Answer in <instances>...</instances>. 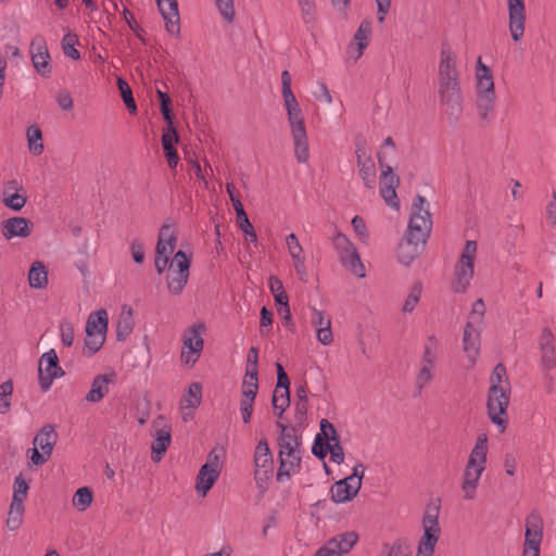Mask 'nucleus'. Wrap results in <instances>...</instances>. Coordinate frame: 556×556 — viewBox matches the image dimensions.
<instances>
[{
	"label": "nucleus",
	"instance_id": "1",
	"mask_svg": "<svg viewBox=\"0 0 556 556\" xmlns=\"http://www.w3.org/2000/svg\"><path fill=\"white\" fill-rule=\"evenodd\" d=\"M438 96L444 105L448 123L455 125L463 112V93L457 56L448 43H443L438 70Z\"/></svg>",
	"mask_w": 556,
	"mask_h": 556
},
{
	"label": "nucleus",
	"instance_id": "2",
	"mask_svg": "<svg viewBox=\"0 0 556 556\" xmlns=\"http://www.w3.org/2000/svg\"><path fill=\"white\" fill-rule=\"evenodd\" d=\"M426 202V198L420 194L414 198L407 231L397 247V258L405 266L421 254L431 233V214L425 207Z\"/></svg>",
	"mask_w": 556,
	"mask_h": 556
},
{
	"label": "nucleus",
	"instance_id": "3",
	"mask_svg": "<svg viewBox=\"0 0 556 556\" xmlns=\"http://www.w3.org/2000/svg\"><path fill=\"white\" fill-rule=\"evenodd\" d=\"M488 454V435L481 433L478 435L476 444L470 452L469 459L466 464L462 490L465 500H473L479 484L480 477L485 469Z\"/></svg>",
	"mask_w": 556,
	"mask_h": 556
},
{
	"label": "nucleus",
	"instance_id": "4",
	"mask_svg": "<svg viewBox=\"0 0 556 556\" xmlns=\"http://www.w3.org/2000/svg\"><path fill=\"white\" fill-rule=\"evenodd\" d=\"M505 382L506 387L504 388L490 386L486 400L488 415L491 421L501 428V432L506 430L508 424L506 412L510 397V383L509 381Z\"/></svg>",
	"mask_w": 556,
	"mask_h": 556
},
{
	"label": "nucleus",
	"instance_id": "5",
	"mask_svg": "<svg viewBox=\"0 0 556 556\" xmlns=\"http://www.w3.org/2000/svg\"><path fill=\"white\" fill-rule=\"evenodd\" d=\"M440 506L428 504L422 518L424 534L418 543V556H433L434 547L440 536L439 526Z\"/></svg>",
	"mask_w": 556,
	"mask_h": 556
},
{
	"label": "nucleus",
	"instance_id": "6",
	"mask_svg": "<svg viewBox=\"0 0 556 556\" xmlns=\"http://www.w3.org/2000/svg\"><path fill=\"white\" fill-rule=\"evenodd\" d=\"M477 253V242L466 241L460 257L455 266V280L453 290L456 293H464L473 277L475 258Z\"/></svg>",
	"mask_w": 556,
	"mask_h": 556
},
{
	"label": "nucleus",
	"instance_id": "7",
	"mask_svg": "<svg viewBox=\"0 0 556 556\" xmlns=\"http://www.w3.org/2000/svg\"><path fill=\"white\" fill-rule=\"evenodd\" d=\"M287 118L294 143V155L299 163H306L309 156L308 138L301 109L288 111Z\"/></svg>",
	"mask_w": 556,
	"mask_h": 556
},
{
	"label": "nucleus",
	"instance_id": "8",
	"mask_svg": "<svg viewBox=\"0 0 556 556\" xmlns=\"http://www.w3.org/2000/svg\"><path fill=\"white\" fill-rule=\"evenodd\" d=\"M190 265L191 257L184 251L179 250L175 253L169 264V270L173 271V275H178V278H170L167 281V288L172 294L179 295L184 291L190 275Z\"/></svg>",
	"mask_w": 556,
	"mask_h": 556
},
{
	"label": "nucleus",
	"instance_id": "9",
	"mask_svg": "<svg viewBox=\"0 0 556 556\" xmlns=\"http://www.w3.org/2000/svg\"><path fill=\"white\" fill-rule=\"evenodd\" d=\"M190 265L191 257L184 251L179 250L175 253L169 264V270L173 271V275H178V278H170L167 281V288L172 294L179 295L184 291L190 275Z\"/></svg>",
	"mask_w": 556,
	"mask_h": 556
},
{
	"label": "nucleus",
	"instance_id": "10",
	"mask_svg": "<svg viewBox=\"0 0 556 556\" xmlns=\"http://www.w3.org/2000/svg\"><path fill=\"white\" fill-rule=\"evenodd\" d=\"M64 375L65 371L60 366L55 350L51 349L41 355L38 366V380L43 392L51 388L55 378H61Z\"/></svg>",
	"mask_w": 556,
	"mask_h": 556
},
{
	"label": "nucleus",
	"instance_id": "11",
	"mask_svg": "<svg viewBox=\"0 0 556 556\" xmlns=\"http://www.w3.org/2000/svg\"><path fill=\"white\" fill-rule=\"evenodd\" d=\"M276 426L279 429L277 437L278 460L280 463V470H282L286 467V463H283V456L287 453L301 450L302 437L301 434H298L296 428L294 426H289L281 421H277Z\"/></svg>",
	"mask_w": 556,
	"mask_h": 556
},
{
	"label": "nucleus",
	"instance_id": "12",
	"mask_svg": "<svg viewBox=\"0 0 556 556\" xmlns=\"http://www.w3.org/2000/svg\"><path fill=\"white\" fill-rule=\"evenodd\" d=\"M205 331V325L203 323L192 325L187 328L184 332V348L188 349V355L184 352L181 353V359L185 364H194L200 356L204 341L202 338V333Z\"/></svg>",
	"mask_w": 556,
	"mask_h": 556
},
{
	"label": "nucleus",
	"instance_id": "13",
	"mask_svg": "<svg viewBox=\"0 0 556 556\" xmlns=\"http://www.w3.org/2000/svg\"><path fill=\"white\" fill-rule=\"evenodd\" d=\"M31 63L41 77H49L52 71L46 39L41 35L33 38L29 46Z\"/></svg>",
	"mask_w": 556,
	"mask_h": 556
},
{
	"label": "nucleus",
	"instance_id": "14",
	"mask_svg": "<svg viewBox=\"0 0 556 556\" xmlns=\"http://www.w3.org/2000/svg\"><path fill=\"white\" fill-rule=\"evenodd\" d=\"M277 384L274 390L271 404L275 409H279L278 418H281L285 410L290 405V380L280 363H276Z\"/></svg>",
	"mask_w": 556,
	"mask_h": 556
},
{
	"label": "nucleus",
	"instance_id": "15",
	"mask_svg": "<svg viewBox=\"0 0 556 556\" xmlns=\"http://www.w3.org/2000/svg\"><path fill=\"white\" fill-rule=\"evenodd\" d=\"M508 28L515 42H519L525 34L526 4L525 0H507Z\"/></svg>",
	"mask_w": 556,
	"mask_h": 556
},
{
	"label": "nucleus",
	"instance_id": "16",
	"mask_svg": "<svg viewBox=\"0 0 556 556\" xmlns=\"http://www.w3.org/2000/svg\"><path fill=\"white\" fill-rule=\"evenodd\" d=\"M157 9L165 22V28L170 36L180 35V16L177 0H155Z\"/></svg>",
	"mask_w": 556,
	"mask_h": 556
},
{
	"label": "nucleus",
	"instance_id": "17",
	"mask_svg": "<svg viewBox=\"0 0 556 556\" xmlns=\"http://www.w3.org/2000/svg\"><path fill=\"white\" fill-rule=\"evenodd\" d=\"M0 227L2 236L11 240L16 237L27 238L31 233L34 223L26 217L14 216L2 220Z\"/></svg>",
	"mask_w": 556,
	"mask_h": 556
},
{
	"label": "nucleus",
	"instance_id": "18",
	"mask_svg": "<svg viewBox=\"0 0 556 556\" xmlns=\"http://www.w3.org/2000/svg\"><path fill=\"white\" fill-rule=\"evenodd\" d=\"M539 345L541 350V365L545 371H549L556 366V352L554 336L548 328L543 329Z\"/></svg>",
	"mask_w": 556,
	"mask_h": 556
},
{
	"label": "nucleus",
	"instance_id": "19",
	"mask_svg": "<svg viewBox=\"0 0 556 556\" xmlns=\"http://www.w3.org/2000/svg\"><path fill=\"white\" fill-rule=\"evenodd\" d=\"M463 348L470 363L473 364L480 350V332L471 320L467 321L464 329Z\"/></svg>",
	"mask_w": 556,
	"mask_h": 556
},
{
	"label": "nucleus",
	"instance_id": "20",
	"mask_svg": "<svg viewBox=\"0 0 556 556\" xmlns=\"http://www.w3.org/2000/svg\"><path fill=\"white\" fill-rule=\"evenodd\" d=\"M359 490V484H354L346 478H343L334 482L331 486V500L337 504L351 502L357 495Z\"/></svg>",
	"mask_w": 556,
	"mask_h": 556
},
{
	"label": "nucleus",
	"instance_id": "21",
	"mask_svg": "<svg viewBox=\"0 0 556 556\" xmlns=\"http://www.w3.org/2000/svg\"><path fill=\"white\" fill-rule=\"evenodd\" d=\"M115 374L112 375H97L91 383L89 392L86 394L85 400L90 403L100 402L109 393V384L113 382Z\"/></svg>",
	"mask_w": 556,
	"mask_h": 556
},
{
	"label": "nucleus",
	"instance_id": "22",
	"mask_svg": "<svg viewBox=\"0 0 556 556\" xmlns=\"http://www.w3.org/2000/svg\"><path fill=\"white\" fill-rule=\"evenodd\" d=\"M220 475V469L211 468V465H202L197 476L195 489L199 494L205 496L213 488Z\"/></svg>",
	"mask_w": 556,
	"mask_h": 556
},
{
	"label": "nucleus",
	"instance_id": "23",
	"mask_svg": "<svg viewBox=\"0 0 556 556\" xmlns=\"http://www.w3.org/2000/svg\"><path fill=\"white\" fill-rule=\"evenodd\" d=\"M179 141V135L176 127L167 128V131L162 135V146L168 166L175 168L178 164L179 156L174 144Z\"/></svg>",
	"mask_w": 556,
	"mask_h": 556
},
{
	"label": "nucleus",
	"instance_id": "24",
	"mask_svg": "<svg viewBox=\"0 0 556 556\" xmlns=\"http://www.w3.org/2000/svg\"><path fill=\"white\" fill-rule=\"evenodd\" d=\"M58 440V433L55 428L51 424L45 425L39 432L36 434L33 444L35 446H39L41 451L47 454V456H51L53 447Z\"/></svg>",
	"mask_w": 556,
	"mask_h": 556
},
{
	"label": "nucleus",
	"instance_id": "25",
	"mask_svg": "<svg viewBox=\"0 0 556 556\" xmlns=\"http://www.w3.org/2000/svg\"><path fill=\"white\" fill-rule=\"evenodd\" d=\"M170 427H163L159 430H156L154 441L152 442L151 450V458L153 462L157 463L162 459L163 455L166 453L170 441H172V434H170Z\"/></svg>",
	"mask_w": 556,
	"mask_h": 556
},
{
	"label": "nucleus",
	"instance_id": "26",
	"mask_svg": "<svg viewBox=\"0 0 556 556\" xmlns=\"http://www.w3.org/2000/svg\"><path fill=\"white\" fill-rule=\"evenodd\" d=\"M135 327L134 309L124 305L116 325V339L124 342L132 332Z\"/></svg>",
	"mask_w": 556,
	"mask_h": 556
},
{
	"label": "nucleus",
	"instance_id": "27",
	"mask_svg": "<svg viewBox=\"0 0 556 556\" xmlns=\"http://www.w3.org/2000/svg\"><path fill=\"white\" fill-rule=\"evenodd\" d=\"M283 463H286V467L280 470V466L277 470L276 479L278 482H283L285 480H289L292 473H295L301 468L302 464V453L300 451H294L287 453L283 456Z\"/></svg>",
	"mask_w": 556,
	"mask_h": 556
},
{
	"label": "nucleus",
	"instance_id": "28",
	"mask_svg": "<svg viewBox=\"0 0 556 556\" xmlns=\"http://www.w3.org/2000/svg\"><path fill=\"white\" fill-rule=\"evenodd\" d=\"M477 93L495 94L492 71L482 63L481 58L477 62Z\"/></svg>",
	"mask_w": 556,
	"mask_h": 556
},
{
	"label": "nucleus",
	"instance_id": "29",
	"mask_svg": "<svg viewBox=\"0 0 556 556\" xmlns=\"http://www.w3.org/2000/svg\"><path fill=\"white\" fill-rule=\"evenodd\" d=\"M338 556L348 554L358 541V534L354 531L340 533L328 540Z\"/></svg>",
	"mask_w": 556,
	"mask_h": 556
},
{
	"label": "nucleus",
	"instance_id": "30",
	"mask_svg": "<svg viewBox=\"0 0 556 556\" xmlns=\"http://www.w3.org/2000/svg\"><path fill=\"white\" fill-rule=\"evenodd\" d=\"M273 454L270 452L267 439L258 441L254 453V465L257 468L266 469V472H273Z\"/></svg>",
	"mask_w": 556,
	"mask_h": 556
},
{
	"label": "nucleus",
	"instance_id": "31",
	"mask_svg": "<svg viewBox=\"0 0 556 556\" xmlns=\"http://www.w3.org/2000/svg\"><path fill=\"white\" fill-rule=\"evenodd\" d=\"M106 330H108V313H106V311L101 308L97 312L91 313L86 323V334H88V337H90L91 333L105 334Z\"/></svg>",
	"mask_w": 556,
	"mask_h": 556
},
{
	"label": "nucleus",
	"instance_id": "32",
	"mask_svg": "<svg viewBox=\"0 0 556 556\" xmlns=\"http://www.w3.org/2000/svg\"><path fill=\"white\" fill-rule=\"evenodd\" d=\"M28 282L34 289H43L48 285V273L41 262L37 261L31 264L28 273Z\"/></svg>",
	"mask_w": 556,
	"mask_h": 556
},
{
	"label": "nucleus",
	"instance_id": "33",
	"mask_svg": "<svg viewBox=\"0 0 556 556\" xmlns=\"http://www.w3.org/2000/svg\"><path fill=\"white\" fill-rule=\"evenodd\" d=\"M495 94L477 93L476 105L478 114L484 124L490 122V115L494 110Z\"/></svg>",
	"mask_w": 556,
	"mask_h": 556
},
{
	"label": "nucleus",
	"instance_id": "34",
	"mask_svg": "<svg viewBox=\"0 0 556 556\" xmlns=\"http://www.w3.org/2000/svg\"><path fill=\"white\" fill-rule=\"evenodd\" d=\"M281 84H282V98L286 111H295L301 109L299 102L292 92L291 89V75L288 71H283L281 73Z\"/></svg>",
	"mask_w": 556,
	"mask_h": 556
},
{
	"label": "nucleus",
	"instance_id": "35",
	"mask_svg": "<svg viewBox=\"0 0 556 556\" xmlns=\"http://www.w3.org/2000/svg\"><path fill=\"white\" fill-rule=\"evenodd\" d=\"M301 10L303 23L312 29L317 22V8L315 0H296Z\"/></svg>",
	"mask_w": 556,
	"mask_h": 556
},
{
	"label": "nucleus",
	"instance_id": "36",
	"mask_svg": "<svg viewBox=\"0 0 556 556\" xmlns=\"http://www.w3.org/2000/svg\"><path fill=\"white\" fill-rule=\"evenodd\" d=\"M378 164L381 169V185L397 188L400 186V177L393 173V168L386 163V157L382 152L377 154Z\"/></svg>",
	"mask_w": 556,
	"mask_h": 556
},
{
	"label": "nucleus",
	"instance_id": "37",
	"mask_svg": "<svg viewBox=\"0 0 556 556\" xmlns=\"http://www.w3.org/2000/svg\"><path fill=\"white\" fill-rule=\"evenodd\" d=\"M343 266L349 268L352 274L359 278H364L366 276L365 274V267L361 261L359 254L356 250H352L350 253H348L345 256H342L340 260Z\"/></svg>",
	"mask_w": 556,
	"mask_h": 556
},
{
	"label": "nucleus",
	"instance_id": "38",
	"mask_svg": "<svg viewBox=\"0 0 556 556\" xmlns=\"http://www.w3.org/2000/svg\"><path fill=\"white\" fill-rule=\"evenodd\" d=\"M525 538L542 539L543 538V520L539 513L532 511L526 520Z\"/></svg>",
	"mask_w": 556,
	"mask_h": 556
},
{
	"label": "nucleus",
	"instance_id": "39",
	"mask_svg": "<svg viewBox=\"0 0 556 556\" xmlns=\"http://www.w3.org/2000/svg\"><path fill=\"white\" fill-rule=\"evenodd\" d=\"M156 96L160 100V111L162 113L163 119L165 121L167 128H173L174 126V113L172 111V99L169 94L162 89H156Z\"/></svg>",
	"mask_w": 556,
	"mask_h": 556
},
{
	"label": "nucleus",
	"instance_id": "40",
	"mask_svg": "<svg viewBox=\"0 0 556 556\" xmlns=\"http://www.w3.org/2000/svg\"><path fill=\"white\" fill-rule=\"evenodd\" d=\"M359 176L368 189H374L376 185V166L372 160H364V163L357 164Z\"/></svg>",
	"mask_w": 556,
	"mask_h": 556
},
{
	"label": "nucleus",
	"instance_id": "41",
	"mask_svg": "<svg viewBox=\"0 0 556 556\" xmlns=\"http://www.w3.org/2000/svg\"><path fill=\"white\" fill-rule=\"evenodd\" d=\"M29 151L35 155L43 152L42 132L38 126L31 125L26 131Z\"/></svg>",
	"mask_w": 556,
	"mask_h": 556
},
{
	"label": "nucleus",
	"instance_id": "42",
	"mask_svg": "<svg viewBox=\"0 0 556 556\" xmlns=\"http://www.w3.org/2000/svg\"><path fill=\"white\" fill-rule=\"evenodd\" d=\"M371 34V22L365 20L361 23L358 29L354 35V40L357 42V56L359 58L365 48L368 46V37Z\"/></svg>",
	"mask_w": 556,
	"mask_h": 556
},
{
	"label": "nucleus",
	"instance_id": "43",
	"mask_svg": "<svg viewBox=\"0 0 556 556\" xmlns=\"http://www.w3.org/2000/svg\"><path fill=\"white\" fill-rule=\"evenodd\" d=\"M258 372H252L249 370H245L243 383H242V397L244 399H253L255 400V396L257 394L258 390Z\"/></svg>",
	"mask_w": 556,
	"mask_h": 556
},
{
	"label": "nucleus",
	"instance_id": "44",
	"mask_svg": "<svg viewBox=\"0 0 556 556\" xmlns=\"http://www.w3.org/2000/svg\"><path fill=\"white\" fill-rule=\"evenodd\" d=\"M117 87H118L121 97H122L127 110L131 114H136L137 113V104H136L131 88L128 85V83L125 79H123L122 77H118L117 78Z\"/></svg>",
	"mask_w": 556,
	"mask_h": 556
},
{
	"label": "nucleus",
	"instance_id": "45",
	"mask_svg": "<svg viewBox=\"0 0 556 556\" xmlns=\"http://www.w3.org/2000/svg\"><path fill=\"white\" fill-rule=\"evenodd\" d=\"M24 504L11 503L7 519V527L10 531L17 530L23 522Z\"/></svg>",
	"mask_w": 556,
	"mask_h": 556
},
{
	"label": "nucleus",
	"instance_id": "46",
	"mask_svg": "<svg viewBox=\"0 0 556 556\" xmlns=\"http://www.w3.org/2000/svg\"><path fill=\"white\" fill-rule=\"evenodd\" d=\"M2 203L14 212H20L27 203L26 191L14 192L7 195H2Z\"/></svg>",
	"mask_w": 556,
	"mask_h": 556
},
{
	"label": "nucleus",
	"instance_id": "47",
	"mask_svg": "<svg viewBox=\"0 0 556 556\" xmlns=\"http://www.w3.org/2000/svg\"><path fill=\"white\" fill-rule=\"evenodd\" d=\"M78 43V37L76 34L67 33L62 39L63 53L72 60H79L81 58L80 52L75 48Z\"/></svg>",
	"mask_w": 556,
	"mask_h": 556
},
{
	"label": "nucleus",
	"instance_id": "48",
	"mask_svg": "<svg viewBox=\"0 0 556 556\" xmlns=\"http://www.w3.org/2000/svg\"><path fill=\"white\" fill-rule=\"evenodd\" d=\"M92 503V491L88 486L79 488L73 496V505L80 511L86 510Z\"/></svg>",
	"mask_w": 556,
	"mask_h": 556
},
{
	"label": "nucleus",
	"instance_id": "49",
	"mask_svg": "<svg viewBox=\"0 0 556 556\" xmlns=\"http://www.w3.org/2000/svg\"><path fill=\"white\" fill-rule=\"evenodd\" d=\"M28 489V483L22 475L17 476L13 484V497L11 503L23 504L27 496Z\"/></svg>",
	"mask_w": 556,
	"mask_h": 556
},
{
	"label": "nucleus",
	"instance_id": "50",
	"mask_svg": "<svg viewBox=\"0 0 556 556\" xmlns=\"http://www.w3.org/2000/svg\"><path fill=\"white\" fill-rule=\"evenodd\" d=\"M421 291H422L421 282L420 281L415 282L408 296L406 298V300L402 306L403 313H412L414 311L417 303L419 302Z\"/></svg>",
	"mask_w": 556,
	"mask_h": 556
},
{
	"label": "nucleus",
	"instance_id": "51",
	"mask_svg": "<svg viewBox=\"0 0 556 556\" xmlns=\"http://www.w3.org/2000/svg\"><path fill=\"white\" fill-rule=\"evenodd\" d=\"M333 245L338 251L340 260L342 256H345L348 253L355 249L354 244L348 239V237L341 232H338L333 237Z\"/></svg>",
	"mask_w": 556,
	"mask_h": 556
},
{
	"label": "nucleus",
	"instance_id": "52",
	"mask_svg": "<svg viewBox=\"0 0 556 556\" xmlns=\"http://www.w3.org/2000/svg\"><path fill=\"white\" fill-rule=\"evenodd\" d=\"M202 399V386L199 382H192L186 396L187 407L195 408L200 405Z\"/></svg>",
	"mask_w": 556,
	"mask_h": 556
},
{
	"label": "nucleus",
	"instance_id": "53",
	"mask_svg": "<svg viewBox=\"0 0 556 556\" xmlns=\"http://www.w3.org/2000/svg\"><path fill=\"white\" fill-rule=\"evenodd\" d=\"M329 451H331L330 440H325L321 434H317L312 446V453L323 460Z\"/></svg>",
	"mask_w": 556,
	"mask_h": 556
},
{
	"label": "nucleus",
	"instance_id": "54",
	"mask_svg": "<svg viewBox=\"0 0 556 556\" xmlns=\"http://www.w3.org/2000/svg\"><path fill=\"white\" fill-rule=\"evenodd\" d=\"M505 381H509L506 368L502 363H498L491 374L490 384L495 386L496 388H504L506 387Z\"/></svg>",
	"mask_w": 556,
	"mask_h": 556
},
{
	"label": "nucleus",
	"instance_id": "55",
	"mask_svg": "<svg viewBox=\"0 0 556 556\" xmlns=\"http://www.w3.org/2000/svg\"><path fill=\"white\" fill-rule=\"evenodd\" d=\"M355 156L357 164L364 163V160H372L367 152V140L363 135L355 137Z\"/></svg>",
	"mask_w": 556,
	"mask_h": 556
},
{
	"label": "nucleus",
	"instance_id": "56",
	"mask_svg": "<svg viewBox=\"0 0 556 556\" xmlns=\"http://www.w3.org/2000/svg\"><path fill=\"white\" fill-rule=\"evenodd\" d=\"M104 341H105V334L91 333L90 337H88V334H86L85 348L88 350L89 356L97 353L103 345Z\"/></svg>",
	"mask_w": 556,
	"mask_h": 556
},
{
	"label": "nucleus",
	"instance_id": "57",
	"mask_svg": "<svg viewBox=\"0 0 556 556\" xmlns=\"http://www.w3.org/2000/svg\"><path fill=\"white\" fill-rule=\"evenodd\" d=\"M237 222H238L240 229L245 235L247 239L252 243H256L257 235H256V231H255L253 225L249 220L248 214L245 213V214H243V216L237 217Z\"/></svg>",
	"mask_w": 556,
	"mask_h": 556
},
{
	"label": "nucleus",
	"instance_id": "58",
	"mask_svg": "<svg viewBox=\"0 0 556 556\" xmlns=\"http://www.w3.org/2000/svg\"><path fill=\"white\" fill-rule=\"evenodd\" d=\"M380 195L382 197V199L389 206H391L393 208L400 207V202H399L397 194H396V188L391 187V186L381 185Z\"/></svg>",
	"mask_w": 556,
	"mask_h": 556
},
{
	"label": "nucleus",
	"instance_id": "59",
	"mask_svg": "<svg viewBox=\"0 0 556 556\" xmlns=\"http://www.w3.org/2000/svg\"><path fill=\"white\" fill-rule=\"evenodd\" d=\"M432 367L433 366L430 365H421L416 377V389L418 393L432 380Z\"/></svg>",
	"mask_w": 556,
	"mask_h": 556
},
{
	"label": "nucleus",
	"instance_id": "60",
	"mask_svg": "<svg viewBox=\"0 0 556 556\" xmlns=\"http://www.w3.org/2000/svg\"><path fill=\"white\" fill-rule=\"evenodd\" d=\"M435 349H437V341L434 337H429L428 341L425 345V351L422 355V365H434L435 361Z\"/></svg>",
	"mask_w": 556,
	"mask_h": 556
},
{
	"label": "nucleus",
	"instance_id": "61",
	"mask_svg": "<svg viewBox=\"0 0 556 556\" xmlns=\"http://www.w3.org/2000/svg\"><path fill=\"white\" fill-rule=\"evenodd\" d=\"M61 341L63 345L71 346L74 341V328L72 323L63 320L60 324Z\"/></svg>",
	"mask_w": 556,
	"mask_h": 556
},
{
	"label": "nucleus",
	"instance_id": "62",
	"mask_svg": "<svg viewBox=\"0 0 556 556\" xmlns=\"http://www.w3.org/2000/svg\"><path fill=\"white\" fill-rule=\"evenodd\" d=\"M321 438L330 441H339V434L334 426L327 419L320 420V433Z\"/></svg>",
	"mask_w": 556,
	"mask_h": 556
},
{
	"label": "nucleus",
	"instance_id": "63",
	"mask_svg": "<svg viewBox=\"0 0 556 556\" xmlns=\"http://www.w3.org/2000/svg\"><path fill=\"white\" fill-rule=\"evenodd\" d=\"M222 16L227 22H232L235 17L233 0H215Z\"/></svg>",
	"mask_w": 556,
	"mask_h": 556
},
{
	"label": "nucleus",
	"instance_id": "64",
	"mask_svg": "<svg viewBox=\"0 0 556 556\" xmlns=\"http://www.w3.org/2000/svg\"><path fill=\"white\" fill-rule=\"evenodd\" d=\"M542 539L525 538L522 556H540Z\"/></svg>",
	"mask_w": 556,
	"mask_h": 556
}]
</instances>
